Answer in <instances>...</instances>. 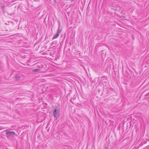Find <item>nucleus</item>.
Returning <instances> with one entry per match:
<instances>
[{
	"instance_id": "1",
	"label": "nucleus",
	"mask_w": 149,
	"mask_h": 149,
	"mask_svg": "<svg viewBox=\"0 0 149 149\" xmlns=\"http://www.w3.org/2000/svg\"><path fill=\"white\" fill-rule=\"evenodd\" d=\"M60 109L58 107L56 106L54 109L53 113L54 118H57L59 116Z\"/></svg>"
},
{
	"instance_id": "2",
	"label": "nucleus",
	"mask_w": 149,
	"mask_h": 149,
	"mask_svg": "<svg viewBox=\"0 0 149 149\" xmlns=\"http://www.w3.org/2000/svg\"><path fill=\"white\" fill-rule=\"evenodd\" d=\"M6 134L7 137H10L13 136L15 134V133L13 132L7 131L6 132Z\"/></svg>"
},
{
	"instance_id": "3",
	"label": "nucleus",
	"mask_w": 149,
	"mask_h": 149,
	"mask_svg": "<svg viewBox=\"0 0 149 149\" xmlns=\"http://www.w3.org/2000/svg\"><path fill=\"white\" fill-rule=\"evenodd\" d=\"M59 34L58 33H56L54 35L53 38H52V39H55V38H58L59 36Z\"/></svg>"
},
{
	"instance_id": "4",
	"label": "nucleus",
	"mask_w": 149,
	"mask_h": 149,
	"mask_svg": "<svg viewBox=\"0 0 149 149\" xmlns=\"http://www.w3.org/2000/svg\"><path fill=\"white\" fill-rule=\"evenodd\" d=\"M40 70L38 69H35L33 70V72H38Z\"/></svg>"
},
{
	"instance_id": "5",
	"label": "nucleus",
	"mask_w": 149,
	"mask_h": 149,
	"mask_svg": "<svg viewBox=\"0 0 149 149\" xmlns=\"http://www.w3.org/2000/svg\"><path fill=\"white\" fill-rule=\"evenodd\" d=\"M61 30L59 29V27L58 28V29L57 32V33H58L59 34H60V33H61Z\"/></svg>"
},
{
	"instance_id": "6",
	"label": "nucleus",
	"mask_w": 149,
	"mask_h": 149,
	"mask_svg": "<svg viewBox=\"0 0 149 149\" xmlns=\"http://www.w3.org/2000/svg\"><path fill=\"white\" fill-rule=\"evenodd\" d=\"M20 77L17 76L15 77V78L16 80H18L19 79Z\"/></svg>"
},
{
	"instance_id": "7",
	"label": "nucleus",
	"mask_w": 149,
	"mask_h": 149,
	"mask_svg": "<svg viewBox=\"0 0 149 149\" xmlns=\"http://www.w3.org/2000/svg\"><path fill=\"white\" fill-rule=\"evenodd\" d=\"M54 2H56V0H54Z\"/></svg>"
}]
</instances>
